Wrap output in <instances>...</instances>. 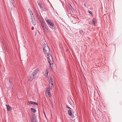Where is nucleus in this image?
<instances>
[{"instance_id": "nucleus-1", "label": "nucleus", "mask_w": 122, "mask_h": 122, "mask_svg": "<svg viewBox=\"0 0 122 122\" xmlns=\"http://www.w3.org/2000/svg\"><path fill=\"white\" fill-rule=\"evenodd\" d=\"M43 48L44 53L47 54V56H49V54L50 50L48 45L44 43L43 46Z\"/></svg>"}, {"instance_id": "nucleus-2", "label": "nucleus", "mask_w": 122, "mask_h": 122, "mask_svg": "<svg viewBox=\"0 0 122 122\" xmlns=\"http://www.w3.org/2000/svg\"><path fill=\"white\" fill-rule=\"evenodd\" d=\"M46 21L49 24L50 26H49V27L52 29H54V24L49 20H47Z\"/></svg>"}, {"instance_id": "nucleus-3", "label": "nucleus", "mask_w": 122, "mask_h": 122, "mask_svg": "<svg viewBox=\"0 0 122 122\" xmlns=\"http://www.w3.org/2000/svg\"><path fill=\"white\" fill-rule=\"evenodd\" d=\"M39 71V69L37 68L31 74L32 76H35L36 77L38 71Z\"/></svg>"}, {"instance_id": "nucleus-4", "label": "nucleus", "mask_w": 122, "mask_h": 122, "mask_svg": "<svg viewBox=\"0 0 122 122\" xmlns=\"http://www.w3.org/2000/svg\"><path fill=\"white\" fill-rule=\"evenodd\" d=\"M47 59L50 64H53V62L52 57L51 56H49L48 58Z\"/></svg>"}, {"instance_id": "nucleus-5", "label": "nucleus", "mask_w": 122, "mask_h": 122, "mask_svg": "<svg viewBox=\"0 0 122 122\" xmlns=\"http://www.w3.org/2000/svg\"><path fill=\"white\" fill-rule=\"evenodd\" d=\"M41 23L43 29L46 27L45 23L42 20L40 21Z\"/></svg>"}, {"instance_id": "nucleus-6", "label": "nucleus", "mask_w": 122, "mask_h": 122, "mask_svg": "<svg viewBox=\"0 0 122 122\" xmlns=\"http://www.w3.org/2000/svg\"><path fill=\"white\" fill-rule=\"evenodd\" d=\"M32 117L31 118V122H33V121H35V122H36V115L35 114L33 113L32 115Z\"/></svg>"}, {"instance_id": "nucleus-7", "label": "nucleus", "mask_w": 122, "mask_h": 122, "mask_svg": "<svg viewBox=\"0 0 122 122\" xmlns=\"http://www.w3.org/2000/svg\"><path fill=\"white\" fill-rule=\"evenodd\" d=\"M36 77L35 76H32L31 74V76L29 77V81H31Z\"/></svg>"}, {"instance_id": "nucleus-8", "label": "nucleus", "mask_w": 122, "mask_h": 122, "mask_svg": "<svg viewBox=\"0 0 122 122\" xmlns=\"http://www.w3.org/2000/svg\"><path fill=\"white\" fill-rule=\"evenodd\" d=\"M6 106L7 107V110L8 111H10L11 110V107L9 105H6Z\"/></svg>"}, {"instance_id": "nucleus-9", "label": "nucleus", "mask_w": 122, "mask_h": 122, "mask_svg": "<svg viewBox=\"0 0 122 122\" xmlns=\"http://www.w3.org/2000/svg\"><path fill=\"white\" fill-rule=\"evenodd\" d=\"M53 82V80L52 79V77L51 76L49 78V86H50L51 85V83H52Z\"/></svg>"}, {"instance_id": "nucleus-10", "label": "nucleus", "mask_w": 122, "mask_h": 122, "mask_svg": "<svg viewBox=\"0 0 122 122\" xmlns=\"http://www.w3.org/2000/svg\"><path fill=\"white\" fill-rule=\"evenodd\" d=\"M90 24L92 25H95L96 24V22L95 19H93L91 20L90 21Z\"/></svg>"}, {"instance_id": "nucleus-11", "label": "nucleus", "mask_w": 122, "mask_h": 122, "mask_svg": "<svg viewBox=\"0 0 122 122\" xmlns=\"http://www.w3.org/2000/svg\"><path fill=\"white\" fill-rule=\"evenodd\" d=\"M28 102L29 104H31L33 105H37V103L32 101L29 102Z\"/></svg>"}, {"instance_id": "nucleus-12", "label": "nucleus", "mask_w": 122, "mask_h": 122, "mask_svg": "<svg viewBox=\"0 0 122 122\" xmlns=\"http://www.w3.org/2000/svg\"><path fill=\"white\" fill-rule=\"evenodd\" d=\"M72 110H71L69 109L68 110V113L69 115L70 116H72Z\"/></svg>"}, {"instance_id": "nucleus-13", "label": "nucleus", "mask_w": 122, "mask_h": 122, "mask_svg": "<svg viewBox=\"0 0 122 122\" xmlns=\"http://www.w3.org/2000/svg\"><path fill=\"white\" fill-rule=\"evenodd\" d=\"M54 87L53 82L52 83H51V85L50 86H49L50 89H51V90L53 88V87Z\"/></svg>"}, {"instance_id": "nucleus-14", "label": "nucleus", "mask_w": 122, "mask_h": 122, "mask_svg": "<svg viewBox=\"0 0 122 122\" xmlns=\"http://www.w3.org/2000/svg\"><path fill=\"white\" fill-rule=\"evenodd\" d=\"M43 30L44 31V32L46 33H48L49 32L48 30V29L47 27L46 28H45Z\"/></svg>"}, {"instance_id": "nucleus-15", "label": "nucleus", "mask_w": 122, "mask_h": 122, "mask_svg": "<svg viewBox=\"0 0 122 122\" xmlns=\"http://www.w3.org/2000/svg\"><path fill=\"white\" fill-rule=\"evenodd\" d=\"M48 71H46V73L45 74V76L46 77H48Z\"/></svg>"}, {"instance_id": "nucleus-16", "label": "nucleus", "mask_w": 122, "mask_h": 122, "mask_svg": "<svg viewBox=\"0 0 122 122\" xmlns=\"http://www.w3.org/2000/svg\"><path fill=\"white\" fill-rule=\"evenodd\" d=\"M33 24L34 25H35L36 24V23L35 22V20H31Z\"/></svg>"}, {"instance_id": "nucleus-17", "label": "nucleus", "mask_w": 122, "mask_h": 122, "mask_svg": "<svg viewBox=\"0 0 122 122\" xmlns=\"http://www.w3.org/2000/svg\"><path fill=\"white\" fill-rule=\"evenodd\" d=\"M31 111L32 112H36V110L32 108H31Z\"/></svg>"}, {"instance_id": "nucleus-18", "label": "nucleus", "mask_w": 122, "mask_h": 122, "mask_svg": "<svg viewBox=\"0 0 122 122\" xmlns=\"http://www.w3.org/2000/svg\"><path fill=\"white\" fill-rule=\"evenodd\" d=\"M46 94L48 95L49 96V97H51V95L50 92H46Z\"/></svg>"}, {"instance_id": "nucleus-19", "label": "nucleus", "mask_w": 122, "mask_h": 122, "mask_svg": "<svg viewBox=\"0 0 122 122\" xmlns=\"http://www.w3.org/2000/svg\"><path fill=\"white\" fill-rule=\"evenodd\" d=\"M28 10L30 12L31 15H33V14L32 13V12L31 10L30 9H28Z\"/></svg>"}, {"instance_id": "nucleus-20", "label": "nucleus", "mask_w": 122, "mask_h": 122, "mask_svg": "<svg viewBox=\"0 0 122 122\" xmlns=\"http://www.w3.org/2000/svg\"><path fill=\"white\" fill-rule=\"evenodd\" d=\"M31 20H35L34 19V17L33 15H31Z\"/></svg>"}, {"instance_id": "nucleus-21", "label": "nucleus", "mask_w": 122, "mask_h": 122, "mask_svg": "<svg viewBox=\"0 0 122 122\" xmlns=\"http://www.w3.org/2000/svg\"><path fill=\"white\" fill-rule=\"evenodd\" d=\"M80 32L81 34H82L84 32V31L82 30H80Z\"/></svg>"}, {"instance_id": "nucleus-22", "label": "nucleus", "mask_w": 122, "mask_h": 122, "mask_svg": "<svg viewBox=\"0 0 122 122\" xmlns=\"http://www.w3.org/2000/svg\"><path fill=\"white\" fill-rule=\"evenodd\" d=\"M88 12L91 15H93L91 11L89 10L88 11Z\"/></svg>"}, {"instance_id": "nucleus-23", "label": "nucleus", "mask_w": 122, "mask_h": 122, "mask_svg": "<svg viewBox=\"0 0 122 122\" xmlns=\"http://www.w3.org/2000/svg\"><path fill=\"white\" fill-rule=\"evenodd\" d=\"M50 90L49 89V88H47V90L46 92H46H50Z\"/></svg>"}, {"instance_id": "nucleus-24", "label": "nucleus", "mask_w": 122, "mask_h": 122, "mask_svg": "<svg viewBox=\"0 0 122 122\" xmlns=\"http://www.w3.org/2000/svg\"><path fill=\"white\" fill-rule=\"evenodd\" d=\"M38 5L39 6V7L41 8H42V7L41 6V4L39 2L38 3Z\"/></svg>"}, {"instance_id": "nucleus-25", "label": "nucleus", "mask_w": 122, "mask_h": 122, "mask_svg": "<svg viewBox=\"0 0 122 122\" xmlns=\"http://www.w3.org/2000/svg\"><path fill=\"white\" fill-rule=\"evenodd\" d=\"M66 107L69 109H71V108L67 105L66 106Z\"/></svg>"}, {"instance_id": "nucleus-26", "label": "nucleus", "mask_w": 122, "mask_h": 122, "mask_svg": "<svg viewBox=\"0 0 122 122\" xmlns=\"http://www.w3.org/2000/svg\"><path fill=\"white\" fill-rule=\"evenodd\" d=\"M34 29V28H33V27H32V30H33Z\"/></svg>"}, {"instance_id": "nucleus-27", "label": "nucleus", "mask_w": 122, "mask_h": 122, "mask_svg": "<svg viewBox=\"0 0 122 122\" xmlns=\"http://www.w3.org/2000/svg\"><path fill=\"white\" fill-rule=\"evenodd\" d=\"M12 2L13 3V1H14V0H13V1L12 0Z\"/></svg>"}, {"instance_id": "nucleus-28", "label": "nucleus", "mask_w": 122, "mask_h": 122, "mask_svg": "<svg viewBox=\"0 0 122 122\" xmlns=\"http://www.w3.org/2000/svg\"><path fill=\"white\" fill-rule=\"evenodd\" d=\"M12 2L13 3V1H14V0H13V1L12 0Z\"/></svg>"}, {"instance_id": "nucleus-29", "label": "nucleus", "mask_w": 122, "mask_h": 122, "mask_svg": "<svg viewBox=\"0 0 122 122\" xmlns=\"http://www.w3.org/2000/svg\"><path fill=\"white\" fill-rule=\"evenodd\" d=\"M12 2L13 3V1H14V0H13V1L12 0Z\"/></svg>"}]
</instances>
